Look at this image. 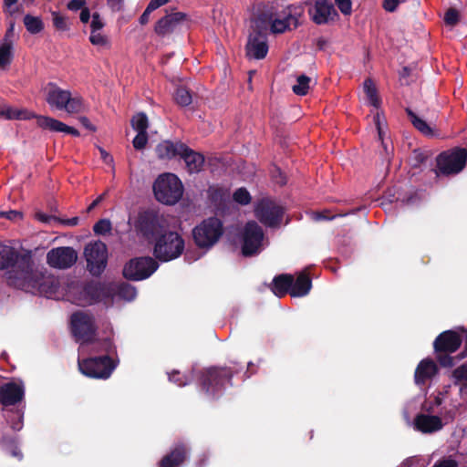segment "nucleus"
Segmentation results:
<instances>
[{
    "instance_id": "nucleus-32",
    "label": "nucleus",
    "mask_w": 467,
    "mask_h": 467,
    "mask_svg": "<svg viewBox=\"0 0 467 467\" xmlns=\"http://www.w3.org/2000/svg\"><path fill=\"white\" fill-rule=\"evenodd\" d=\"M93 350L97 352H103L105 355H113L117 353V348L114 344L112 338L105 337L102 339L94 340L93 339Z\"/></svg>"
},
{
    "instance_id": "nucleus-60",
    "label": "nucleus",
    "mask_w": 467,
    "mask_h": 467,
    "mask_svg": "<svg viewBox=\"0 0 467 467\" xmlns=\"http://www.w3.org/2000/svg\"><path fill=\"white\" fill-rule=\"evenodd\" d=\"M327 211L319 212L315 213L316 220H332L336 217V215L329 216Z\"/></svg>"
},
{
    "instance_id": "nucleus-8",
    "label": "nucleus",
    "mask_w": 467,
    "mask_h": 467,
    "mask_svg": "<svg viewBox=\"0 0 467 467\" xmlns=\"http://www.w3.org/2000/svg\"><path fill=\"white\" fill-rule=\"evenodd\" d=\"M119 359L102 355L78 360L80 372L91 379H108L118 367Z\"/></svg>"
},
{
    "instance_id": "nucleus-1",
    "label": "nucleus",
    "mask_w": 467,
    "mask_h": 467,
    "mask_svg": "<svg viewBox=\"0 0 467 467\" xmlns=\"http://www.w3.org/2000/svg\"><path fill=\"white\" fill-rule=\"evenodd\" d=\"M9 285L33 295L47 296L57 289L54 280L33 270L30 255L20 254L14 247L0 243V270L8 269Z\"/></svg>"
},
{
    "instance_id": "nucleus-49",
    "label": "nucleus",
    "mask_w": 467,
    "mask_h": 467,
    "mask_svg": "<svg viewBox=\"0 0 467 467\" xmlns=\"http://www.w3.org/2000/svg\"><path fill=\"white\" fill-rule=\"evenodd\" d=\"M452 375L456 379V380H465L467 382V364H463L455 368L452 372Z\"/></svg>"
},
{
    "instance_id": "nucleus-63",
    "label": "nucleus",
    "mask_w": 467,
    "mask_h": 467,
    "mask_svg": "<svg viewBox=\"0 0 467 467\" xmlns=\"http://www.w3.org/2000/svg\"><path fill=\"white\" fill-rule=\"evenodd\" d=\"M275 171L276 172H278L279 174V180L277 181V182L280 184V185H285L286 183V178L285 176L282 173L281 170L279 168H275Z\"/></svg>"
},
{
    "instance_id": "nucleus-12",
    "label": "nucleus",
    "mask_w": 467,
    "mask_h": 467,
    "mask_svg": "<svg viewBox=\"0 0 467 467\" xmlns=\"http://www.w3.org/2000/svg\"><path fill=\"white\" fill-rule=\"evenodd\" d=\"M158 267V262L150 256L135 257L125 264L122 274L127 280L141 281L149 278Z\"/></svg>"
},
{
    "instance_id": "nucleus-46",
    "label": "nucleus",
    "mask_w": 467,
    "mask_h": 467,
    "mask_svg": "<svg viewBox=\"0 0 467 467\" xmlns=\"http://www.w3.org/2000/svg\"><path fill=\"white\" fill-rule=\"evenodd\" d=\"M428 156L426 153L420 150H414L411 156V165L414 168L420 167L427 160Z\"/></svg>"
},
{
    "instance_id": "nucleus-39",
    "label": "nucleus",
    "mask_w": 467,
    "mask_h": 467,
    "mask_svg": "<svg viewBox=\"0 0 467 467\" xmlns=\"http://www.w3.org/2000/svg\"><path fill=\"white\" fill-rule=\"evenodd\" d=\"M233 199L239 204L246 205L251 202V195L245 188H239L234 192Z\"/></svg>"
},
{
    "instance_id": "nucleus-14",
    "label": "nucleus",
    "mask_w": 467,
    "mask_h": 467,
    "mask_svg": "<svg viewBox=\"0 0 467 467\" xmlns=\"http://www.w3.org/2000/svg\"><path fill=\"white\" fill-rule=\"evenodd\" d=\"M256 218L260 223L268 227L280 225L285 209L283 206L270 199H262L254 209Z\"/></svg>"
},
{
    "instance_id": "nucleus-16",
    "label": "nucleus",
    "mask_w": 467,
    "mask_h": 467,
    "mask_svg": "<svg viewBox=\"0 0 467 467\" xmlns=\"http://www.w3.org/2000/svg\"><path fill=\"white\" fill-rule=\"evenodd\" d=\"M78 260V254L74 248L60 246L52 248L47 254V263L57 269H67Z\"/></svg>"
},
{
    "instance_id": "nucleus-48",
    "label": "nucleus",
    "mask_w": 467,
    "mask_h": 467,
    "mask_svg": "<svg viewBox=\"0 0 467 467\" xmlns=\"http://www.w3.org/2000/svg\"><path fill=\"white\" fill-rule=\"evenodd\" d=\"M105 26V23L102 21L100 15L98 12L92 14V20L90 23L91 31H99Z\"/></svg>"
},
{
    "instance_id": "nucleus-51",
    "label": "nucleus",
    "mask_w": 467,
    "mask_h": 467,
    "mask_svg": "<svg viewBox=\"0 0 467 467\" xmlns=\"http://www.w3.org/2000/svg\"><path fill=\"white\" fill-rule=\"evenodd\" d=\"M432 467H459L458 462L451 458L437 461Z\"/></svg>"
},
{
    "instance_id": "nucleus-24",
    "label": "nucleus",
    "mask_w": 467,
    "mask_h": 467,
    "mask_svg": "<svg viewBox=\"0 0 467 467\" xmlns=\"http://www.w3.org/2000/svg\"><path fill=\"white\" fill-rule=\"evenodd\" d=\"M438 373V367L431 358H424L418 364L414 372V381L418 386L424 385Z\"/></svg>"
},
{
    "instance_id": "nucleus-64",
    "label": "nucleus",
    "mask_w": 467,
    "mask_h": 467,
    "mask_svg": "<svg viewBox=\"0 0 467 467\" xmlns=\"http://www.w3.org/2000/svg\"><path fill=\"white\" fill-rule=\"evenodd\" d=\"M36 218L43 223H48L50 216H48L45 213H36Z\"/></svg>"
},
{
    "instance_id": "nucleus-13",
    "label": "nucleus",
    "mask_w": 467,
    "mask_h": 467,
    "mask_svg": "<svg viewBox=\"0 0 467 467\" xmlns=\"http://www.w3.org/2000/svg\"><path fill=\"white\" fill-rule=\"evenodd\" d=\"M87 261V267L94 276H99L105 270L108 263L107 245L98 241L88 244L84 250Z\"/></svg>"
},
{
    "instance_id": "nucleus-31",
    "label": "nucleus",
    "mask_w": 467,
    "mask_h": 467,
    "mask_svg": "<svg viewBox=\"0 0 467 467\" xmlns=\"http://www.w3.org/2000/svg\"><path fill=\"white\" fill-rule=\"evenodd\" d=\"M363 89L368 103L379 109L381 105V99L379 96L378 89L371 78H366L363 83Z\"/></svg>"
},
{
    "instance_id": "nucleus-3",
    "label": "nucleus",
    "mask_w": 467,
    "mask_h": 467,
    "mask_svg": "<svg viewBox=\"0 0 467 467\" xmlns=\"http://www.w3.org/2000/svg\"><path fill=\"white\" fill-rule=\"evenodd\" d=\"M151 244L154 259L162 263L179 258L185 249L183 237L169 228H166Z\"/></svg>"
},
{
    "instance_id": "nucleus-56",
    "label": "nucleus",
    "mask_w": 467,
    "mask_h": 467,
    "mask_svg": "<svg viewBox=\"0 0 467 467\" xmlns=\"http://www.w3.org/2000/svg\"><path fill=\"white\" fill-rule=\"evenodd\" d=\"M169 2L170 0H150L147 6L154 11Z\"/></svg>"
},
{
    "instance_id": "nucleus-40",
    "label": "nucleus",
    "mask_w": 467,
    "mask_h": 467,
    "mask_svg": "<svg viewBox=\"0 0 467 467\" xmlns=\"http://www.w3.org/2000/svg\"><path fill=\"white\" fill-rule=\"evenodd\" d=\"M111 229V223L109 219H100L93 226L94 233L101 235L109 234Z\"/></svg>"
},
{
    "instance_id": "nucleus-2",
    "label": "nucleus",
    "mask_w": 467,
    "mask_h": 467,
    "mask_svg": "<svg viewBox=\"0 0 467 467\" xmlns=\"http://www.w3.org/2000/svg\"><path fill=\"white\" fill-rule=\"evenodd\" d=\"M234 366H213L195 372L200 390L209 399L216 400L222 396L226 386H232V379L238 374L242 368Z\"/></svg>"
},
{
    "instance_id": "nucleus-28",
    "label": "nucleus",
    "mask_w": 467,
    "mask_h": 467,
    "mask_svg": "<svg viewBox=\"0 0 467 467\" xmlns=\"http://www.w3.org/2000/svg\"><path fill=\"white\" fill-rule=\"evenodd\" d=\"M291 285H293V275L280 274L275 275L270 285V290L279 298L287 294L291 296Z\"/></svg>"
},
{
    "instance_id": "nucleus-50",
    "label": "nucleus",
    "mask_w": 467,
    "mask_h": 467,
    "mask_svg": "<svg viewBox=\"0 0 467 467\" xmlns=\"http://www.w3.org/2000/svg\"><path fill=\"white\" fill-rule=\"evenodd\" d=\"M0 217L6 218L11 221H17L22 219L23 213L16 210H10L8 212H0Z\"/></svg>"
},
{
    "instance_id": "nucleus-20",
    "label": "nucleus",
    "mask_w": 467,
    "mask_h": 467,
    "mask_svg": "<svg viewBox=\"0 0 467 467\" xmlns=\"http://www.w3.org/2000/svg\"><path fill=\"white\" fill-rule=\"evenodd\" d=\"M189 450L183 443L173 446L158 462V467H181L188 459Z\"/></svg>"
},
{
    "instance_id": "nucleus-18",
    "label": "nucleus",
    "mask_w": 467,
    "mask_h": 467,
    "mask_svg": "<svg viewBox=\"0 0 467 467\" xmlns=\"http://www.w3.org/2000/svg\"><path fill=\"white\" fill-rule=\"evenodd\" d=\"M188 19L187 14L175 12L161 17L154 26V32L159 36H165L173 33L181 23Z\"/></svg>"
},
{
    "instance_id": "nucleus-59",
    "label": "nucleus",
    "mask_w": 467,
    "mask_h": 467,
    "mask_svg": "<svg viewBox=\"0 0 467 467\" xmlns=\"http://www.w3.org/2000/svg\"><path fill=\"white\" fill-rule=\"evenodd\" d=\"M90 11L88 7H85V8H82L81 12H80V15H79V19L82 23L86 24L88 22V20L90 19Z\"/></svg>"
},
{
    "instance_id": "nucleus-23",
    "label": "nucleus",
    "mask_w": 467,
    "mask_h": 467,
    "mask_svg": "<svg viewBox=\"0 0 467 467\" xmlns=\"http://www.w3.org/2000/svg\"><path fill=\"white\" fill-rule=\"evenodd\" d=\"M36 125L43 130H47L53 132H65L74 137H78L80 135L79 131L74 127L67 126L64 122L54 118L36 114Z\"/></svg>"
},
{
    "instance_id": "nucleus-42",
    "label": "nucleus",
    "mask_w": 467,
    "mask_h": 467,
    "mask_svg": "<svg viewBox=\"0 0 467 467\" xmlns=\"http://www.w3.org/2000/svg\"><path fill=\"white\" fill-rule=\"evenodd\" d=\"M460 20V13L457 9L451 7L449 8L444 15V23L447 26H454L459 23Z\"/></svg>"
},
{
    "instance_id": "nucleus-26",
    "label": "nucleus",
    "mask_w": 467,
    "mask_h": 467,
    "mask_svg": "<svg viewBox=\"0 0 467 467\" xmlns=\"http://www.w3.org/2000/svg\"><path fill=\"white\" fill-rule=\"evenodd\" d=\"M417 430L423 433H431L440 431L443 424L441 419L435 415L419 414L414 420Z\"/></svg>"
},
{
    "instance_id": "nucleus-21",
    "label": "nucleus",
    "mask_w": 467,
    "mask_h": 467,
    "mask_svg": "<svg viewBox=\"0 0 467 467\" xmlns=\"http://www.w3.org/2000/svg\"><path fill=\"white\" fill-rule=\"evenodd\" d=\"M185 146L181 140H162L156 146L155 152L160 160L170 161L177 157L181 159Z\"/></svg>"
},
{
    "instance_id": "nucleus-41",
    "label": "nucleus",
    "mask_w": 467,
    "mask_h": 467,
    "mask_svg": "<svg viewBox=\"0 0 467 467\" xmlns=\"http://www.w3.org/2000/svg\"><path fill=\"white\" fill-rule=\"evenodd\" d=\"M89 41L93 46L107 47L109 46V38L99 31H90Z\"/></svg>"
},
{
    "instance_id": "nucleus-52",
    "label": "nucleus",
    "mask_w": 467,
    "mask_h": 467,
    "mask_svg": "<svg viewBox=\"0 0 467 467\" xmlns=\"http://www.w3.org/2000/svg\"><path fill=\"white\" fill-rule=\"evenodd\" d=\"M85 5H86V0H70L67 5V7L70 10V11H78V10H82V8H85Z\"/></svg>"
},
{
    "instance_id": "nucleus-45",
    "label": "nucleus",
    "mask_w": 467,
    "mask_h": 467,
    "mask_svg": "<svg viewBox=\"0 0 467 467\" xmlns=\"http://www.w3.org/2000/svg\"><path fill=\"white\" fill-rule=\"evenodd\" d=\"M169 379L177 384L179 387H182L188 384V380L185 375L182 374L179 370H173L169 374Z\"/></svg>"
},
{
    "instance_id": "nucleus-44",
    "label": "nucleus",
    "mask_w": 467,
    "mask_h": 467,
    "mask_svg": "<svg viewBox=\"0 0 467 467\" xmlns=\"http://www.w3.org/2000/svg\"><path fill=\"white\" fill-rule=\"evenodd\" d=\"M148 133L147 132H138L132 140V144L135 150H143L148 143Z\"/></svg>"
},
{
    "instance_id": "nucleus-25",
    "label": "nucleus",
    "mask_w": 467,
    "mask_h": 467,
    "mask_svg": "<svg viewBox=\"0 0 467 467\" xmlns=\"http://www.w3.org/2000/svg\"><path fill=\"white\" fill-rule=\"evenodd\" d=\"M181 159L184 161L187 171L190 174L199 173L204 166V156L191 149L188 145L182 151Z\"/></svg>"
},
{
    "instance_id": "nucleus-34",
    "label": "nucleus",
    "mask_w": 467,
    "mask_h": 467,
    "mask_svg": "<svg viewBox=\"0 0 467 467\" xmlns=\"http://www.w3.org/2000/svg\"><path fill=\"white\" fill-rule=\"evenodd\" d=\"M24 25L30 34H38L44 29V24L40 17L29 14L24 16Z\"/></svg>"
},
{
    "instance_id": "nucleus-62",
    "label": "nucleus",
    "mask_w": 467,
    "mask_h": 467,
    "mask_svg": "<svg viewBox=\"0 0 467 467\" xmlns=\"http://www.w3.org/2000/svg\"><path fill=\"white\" fill-rule=\"evenodd\" d=\"M317 47L319 50H323L327 44V41L324 37H319L317 39Z\"/></svg>"
},
{
    "instance_id": "nucleus-15",
    "label": "nucleus",
    "mask_w": 467,
    "mask_h": 467,
    "mask_svg": "<svg viewBox=\"0 0 467 467\" xmlns=\"http://www.w3.org/2000/svg\"><path fill=\"white\" fill-rule=\"evenodd\" d=\"M264 240L262 227L254 221L248 222L243 232L242 254L245 257L260 253Z\"/></svg>"
},
{
    "instance_id": "nucleus-43",
    "label": "nucleus",
    "mask_w": 467,
    "mask_h": 467,
    "mask_svg": "<svg viewBox=\"0 0 467 467\" xmlns=\"http://www.w3.org/2000/svg\"><path fill=\"white\" fill-rule=\"evenodd\" d=\"M52 21L53 26L57 30L59 31H67L68 30V26L66 21V17L60 15L58 12H52Z\"/></svg>"
},
{
    "instance_id": "nucleus-27",
    "label": "nucleus",
    "mask_w": 467,
    "mask_h": 467,
    "mask_svg": "<svg viewBox=\"0 0 467 467\" xmlns=\"http://www.w3.org/2000/svg\"><path fill=\"white\" fill-rule=\"evenodd\" d=\"M312 288V279L306 271L300 272L296 277L293 275V285H291L292 297H303L309 294Z\"/></svg>"
},
{
    "instance_id": "nucleus-22",
    "label": "nucleus",
    "mask_w": 467,
    "mask_h": 467,
    "mask_svg": "<svg viewBox=\"0 0 467 467\" xmlns=\"http://www.w3.org/2000/svg\"><path fill=\"white\" fill-rule=\"evenodd\" d=\"M25 396L24 388L15 382L0 387V403L5 407L19 403Z\"/></svg>"
},
{
    "instance_id": "nucleus-38",
    "label": "nucleus",
    "mask_w": 467,
    "mask_h": 467,
    "mask_svg": "<svg viewBox=\"0 0 467 467\" xmlns=\"http://www.w3.org/2000/svg\"><path fill=\"white\" fill-rule=\"evenodd\" d=\"M311 78L306 75H300L296 78V84L293 86L292 90L296 95L305 96L309 89Z\"/></svg>"
},
{
    "instance_id": "nucleus-5",
    "label": "nucleus",
    "mask_w": 467,
    "mask_h": 467,
    "mask_svg": "<svg viewBox=\"0 0 467 467\" xmlns=\"http://www.w3.org/2000/svg\"><path fill=\"white\" fill-rule=\"evenodd\" d=\"M155 198L164 204L172 205L180 201L183 194V185L179 177L173 173L158 176L153 183Z\"/></svg>"
},
{
    "instance_id": "nucleus-47",
    "label": "nucleus",
    "mask_w": 467,
    "mask_h": 467,
    "mask_svg": "<svg viewBox=\"0 0 467 467\" xmlns=\"http://www.w3.org/2000/svg\"><path fill=\"white\" fill-rule=\"evenodd\" d=\"M335 3L343 15H350L352 12L351 0H335Z\"/></svg>"
},
{
    "instance_id": "nucleus-55",
    "label": "nucleus",
    "mask_w": 467,
    "mask_h": 467,
    "mask_svg": "<svg viewBox=\"0 0 467 467\" xmlns=\"http://www.w3.org/2000/svg\"><path fill=\"white\" fill-rule=\"evenodd\" d=\"M153 11L149 8L148 6L144 10V12L141 14V16L139 18V22L141 26H145L150 21V16Z\"/></svg>"
},
{
    "instance_id": "nucleus-11",
    "label": "nucleus",
    "mask_w": 467,
    "mask_h": 467,
    "mask_svg": "<svg viewBox=\"0 0 467 467\" xmlns=\"http://www.w3.org/2000/svg\"><path fill=\"white\" fill-rule=\"evenodd\" d=\"M467 161V150L463 148H455L451 150L441 152L436 157L437 171L443 175L457 174L463 170Z\"/></svg>"
},
{
    "instance_id": "nucleus-4",
    "label": "nucleus",
    "mask_w": 467,
    "mask_h": 467,
    "mask_svg": "<svg viewBox=\"0 0 467 467\" xmlns=\"http://www.w3.org/2000/svg\"><path fill=\"white\" fill-rule=\"evenodd\" d=\"M223 222L215 217L202 220L192 231L195 245L200 249H210L218 243L223 234Z\"/></svg>"
},
{
    "instance_id": "nucleus-53",
    "label": "nucleus",
    "mask_w": 467,
    "mask_h": 467,
    "mask_svg": "<svg viewBox=\"0 0 467 467\" xmlns=\"http://www.w3.org/2000/svg\"><path fill=\"white\" fill-rule=\"evenodd\" d=\"M107 4L113 12H119L124 7V0H107Z\"/></svg>"
},
{
    "instance_id": "nucleus-54",
    "label": "nucleus",
    "mask_w": 467,
    "mask_h": 467,
    "mask_svg": "<svg viewBox=\"0 0 467 467\" xmlns=\"http://www.w3.org/2000/svg\"><path fill=\"white\" fill-rule=\"evenodd\" d=\"M399 3L400 0H384L382 5L386 11L394 12L398 7Z\"/></svg>"
},
{
    "instance_id": "nucleus-58",
    "label": "nucleus",
    "mask_w": 467,
    "mask_h": 467,
    "mask_svg": "<svg viewBox=\"0 0 467 467\" xmlns=\"http://www.w3.org/2000/svg\"><path fill=\"white\" fill-rule=\"evenodd\" d=\"M79 122L88 130L96 131V127L90 122L87 117H80Z\"/></svg>"
},
{
    "instance_id": "nucleus-10",
    "label": "nucleus",
    "mask_w": 467,
    "mask_h": 467,
    "mask_svg": "<svg viewBox=\"0 0 467 467\" xmlns=\"http://www.w3.org/2000/svg\"><path fill=\"white\" fill-rule=\"evenodd\" d=\"M71 332L76 341L91 343L97 335V325L93 315L77 311L70 317Z\"/></svg>"
},
{
    "instance_id": "nucleus-29",
    "label": "nucleus",
    "mask_w": 467,
    "mask_h": 467,
    "mask_svg": "<svg viewBox=\"0 0 467 467\" xmlns=\"http://www.w3.org/2000/svg\"><path fill=\"white\" fill-rule=\"evenodd\" d=\"M36 114L27 109H17L8 105H0V118L5 119H36Z\"/></svg>"
},
{
    "instance_id": "nucleus-33",
    "label": "nucleus",
    "mask_w": 467,
    "mask_h": 467,
    "mask_svg": "<svg viewBox=\"0 0 467 467\" xmlns=\"http://www.w3.org/2000/svg\"><path fill=\"white\" fill-rule=\"evenodd\" d=\"M13 57V43H1L0 69H5L11 64Z\"/></svg>"
},
{
    "instance_id": "nucleus-57",
    "label": "nucleus",
    "mask_w": 467,
    "mask_h": 467,
    "mask_svg": "<svg viewBox=\"0 0 467 467\" xmlns=\"http://www.w3.org/2000/svg\"><path fill=\"white\" fill-rule=\"evenodd\" d=\"M14 26H15L14 23H11L10 26L7 28V30L5 34L2 43H13L12 37L14 36Z\"/></svg>"
},
{
    "instance_id": "nucleus-19",
    "label": "nucleus",
    "mask_w": 467,
    "mask_h": 467,
    "mask_svg": "<svg viewBox=\"0 0 467 467\" xmlns=\"http://www.w3.org/2000/svg\"><path fill=\"white\" fill-rule=\"evenodd\" d=\"M246 55L254 59H263L268 53L266 36L260 31H255L248 37L245 46Z\"/></svg>"
},
{
    "instance_id": "nucleus-9",
    "label": "nucleus",
    "mask_w": 467,
    "mask_h": 467,
    "mask_svg": "<svg viewBox=\"0 0 467 467\" xmlns=\"http://www.w3.org/2000/svg\"><path fill=\"white\" fill-rule=\"evenodd\" d=\"M166 228L165 219L153 210L140 213L135 222L136 232L149 244H152Z\"/></svg>"
},
{
    "instance_id": "nucleus-36",
    "label": "nucleus",
    "mask_w": 467,
    "mask_h": 467,
    "mask_svg": "<svg viewBox=\"0 0 467 467\" xmlns=\"http://www.w3.org/2000/svg\"><path fill=\"white\" fill-rule=\"evenodd\" d=\"M130 124L137 132H147L149 128V119L144 112H139L132 117Z\"/></svg>"
},
{
    "instance_id": "nucleus-30",
    "label": "nucleus",
    "mask_w": 467,
    "mask_h": 467,
    "mask_svg": "<svg viewBox=\"0 0 467 467\" xmlns=\"http://www.w3.org/2000/svg\"><path fill=\"white\" fill-rule=\"evenodd\" d=\"M405 111L412 126L422 135L426 137H434L435 132L432 128L423 119L419 117L410 108H406Z\"/></svg>"
},
{
    "instance_id": "nucleus-35",
    "label": "nucleus",
    "mask_w": 467,
    "mask_h": 467,
    "mask_svg": "<svg viewBox=\"0 0 467 467\" xmlns=\"http://www.w3.org/2000/svg\"><path fill=\"white\" fill-rule=\"evenodd\" d=\"M174 100L182 107H187L192 102L191 91L186 87H179L174 93Z\"/></svg>"
},
{
    "instance_id": "nucleus-7",
    "label": "nucleus",
    "mask_w": 467,
    "mask_h": 467,
    "mask_svg": "<svg viewBox=\"0 0 467 467\" xmlns=\"http://www.w3.org/2000/svg\"><path fill=\"white\" fill-rule=\"evenodd\" d=\"M259 19L270 24L271 32L274 34H282L290 30L291 26H293V28L298 26V19L292 14L290 6L271 5L261 13Z\"/></svg>"
},
{
    "instance_id": "nucleus-17",
    "label": "nucleus",
    "mask_w": 467,
    "mask_h": 467,
    "mask_svg": "<svg viewBox=\"0 0 467 467\" xmlns=\"http://www.w3.org/2000/svg\"><path fill=\"white\" fill-rule=\"evenodd\" d=\"M308 15L316 25H327L338 16L331 0H316Z\"/></svg>"
},
{
    "instance_id": "nucleus-6",
    "label": "nucleus",
    "mask_w": 467,
    "mask_h": 467,
    "mask_svg": "<svg viewBox=\"0 0 467 467\" xmlns=\"http://www.w3.org/2000/svg\"><path fill=\"white\" fill-rule=\"evenodd\" d=\"M46 101L51 108L70 114L79 113L84 109L80 97H72L69 90L62 89L53 82H49L46 88Z\"/></svg>"
},
{
    "instance_id": "nucleus-61",
    "label": "nucleus",
    "mask_w": 467,
    "mask_h": 467,
    "mask_svg": "<svg viewBox=\"0 0 467 467\" xmlns=\"http://www.w3.org/2000/svg\"><path fill=\"white\" fill-rule=\"evenodd\" d=\"M103 200V195L99 196L97 199H95L87 208V211L89 213L91 212L96 206L99 205V203Z\"/></svg>"
},
{
    "instance_id": "nucleus-37",
    "label": "nucleus",
    "mask_w": 467,
    "mask_h": 467,
    "mask_svg": "<svg viewBox=\"0 0 467 467\" xmlns=\"http://www.w3.org/2000/svg\"><path fill=\"white\" fill-rule=\"evenodd\" d=\"M117 295L128 301H131L136 297V288L129 283L122 282L117 286Z\"/></svg>"
}]
</instances>
